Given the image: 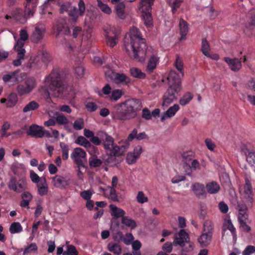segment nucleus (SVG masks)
<instances>
[{"label": "nucleus", "mask_w": 255, "mask_h": 255, "mask_svg": "<svg viewBox=\"0 0 255 255\" xmlns=\"http://www.w3.org/2000/svg\"><path fill=\"white\" fill-rule=\"evenodd\" d=\"M44 84L47 87L46 92L48 96L50 94L48 90L52 91L55 97L61 98H66L69 94L68 87L58 69H53L50 74L45 77Z\"/></svg>", "instance_id": "1"}, {"label": "nucleus", "mask_w": 255, "mask_h": 255, "mask_svg": "<svg viewBox=\"0 0 255 255\" xmlns=\"http://www.w3.org/2000/svg\"><path fill=\"white\" fill-rule=\"evenodd\" d=\"M193 98V96L190 92L185 93L179 100V104L181 106H185L188 104Z\"/></svg>", "instance_id": "39"}, {"label": "nucleus", "mask_w": 255, "mask_h": 255, "mask_svg": "<svg viewBox=\"0 0 255 255\" xmlns=\"http://www.w3.org/2000/svg\"><path fill=\"white\" fill-rule=\"evenodd\" d=\"M30 178L34 183L39 184L42 179H40L39 176L33 170L30 171Z\"/></svg>", "instance_id": "61"}, {"label": "nucleus", "mask_w": 255, "mask_h": 255, "mask_svg": "<svg viewBox=\"0 0 255 255\" xmlns=\"http://www.w3.org/2000/svg\"><path fill=\"white\" fill-rule=\"evenodd\" d=\"M78 6V8L71 7L68 13L74 22H76L79 16H83L85 14L86 6L83 0H79Z\"/></svg>", "instance_id": "14"}, {"label": "nucleus", "mask_w": 255, "mask_h": 255, "mask_svg": "<svg viewBox=\"0 0 255 255\" xmlns=\"http://www.w3.org/2000/svg\"><path fill=\"white\" fill-rule=\"evenodd\" d=\"M75 143L86 148L90 147L92 146L90 141L83 136H79L75 140Z\"/></svg>", "instance_id": "41"}, {"label": "nucleus", "mask_w": 255, "mask_h": 255, "mask_svg": "<svg viewBox=\"0 0 255 255\" xmlns=\"http://www.w3.org/2000/svg\"><path fill=\"white\" fill-rule=\"evenodd\" d=\"M181 157L183 168L187 175L191 176L193 170L200 169V164L198 160L195 159V153L193 151H184Z\"/></svg>", "instance_id": "5"}, {"label": "nucleus", "mask_w": 255, "mask_h": 255, "mask_svg": "<svg viewBox=\"0 0 255 255\" xmlns=\"http://www.w3.org/2000/svg\"><path fill=\"white\" fill-rule=\"evenodd\" d=\"M7 186L10 190L20 193L27 189V183L25 177H22L17 180L15 176H12L7 183Z\"/></svg>", "instance_id": "9"}, {"label": "nucleus", "mask_w": 255, "mask_h": 255, "mask_svg": "<svg viewBox=\"0 0 255 255\" xmlns=\"http://www.w3.org/2000/svg\"><path fill=\"white\" fill-rule=\"evenodd\" d=\"M159 61V57L156 55L153 54L150 58L147 66V69L149 72H152L156 68L157 64Z\"/></svg>", "instance_id": "37"}, {"label": "nucleus", "mask_w": 255, "mask_h": 255, "mask_svg": "<svg viewBox=\"0 0 255 255\" xmlns=\"http://www.w3.org/2000/svg\"><path fill=\"white\" fill-rule=\"evenodd\" d=\"M179 106L174 104L170 107L161 117V121L163 122L167 119H169L175 116L176 112L179 110Z\"/></svg>", "instance_id": "27"}, {"label": "nucleus", "mask_w": 255, "mask_h": 255, "mask_svg": "<svg viewBox=\"0 0 255 255\" xmlns=\"http://www.w3.org/2000/svg\"><path fill=\"white\" fill-rule=\"evenodd\" d=\"M110 208L112 211V215L116 218L125 217V212L122 209L118 208L116 206L111 204Z\"/></svg>", "instance_id": "36"}, {"label": "nucleus", "mask_w": 255, "mask_h": 255, "mask_svg": "<svg viewBox=\"0 0 255 255\" xmlns=\"http://www.w3.org/2000/svg\"><path fill=\"white\" fill-rule=\"evenodd\" d=\"M18 71L15 70L14 71L9 72L6 74L3 75L2 80L3 81L6 83H16L18 82Z\"/></svg>", "instance_id": "25"}, {"label": "nucleus", "mask_w": 255, "mask_h": 255, "mask_svg": "<svg viewBox=\"0 0 255 255\" xmlns=\"http://www.w3.org/2000/svg\"><path fill=\"white\" fill-rule=\"evenodd\" d=\"M136 199L137 202L140 204H143L148 201V199L143 191H139L137 193Z\"/></svg>", "instance_id": "55"}, {"label": "nucleus", "mask_w": 255, "mask_h": 255, "mask_svg": "<svg viewBox=\"0 0 255 255\" xmlns=\"http://www.w3.org/2000/svg\"><path fill=\"white\" fill-rule=\"evenodd\" d=\"M251 14V19L246 23L243 30V32L247 36L253 35L255 31V11H252Z\"/></svg>", "instance_id": "18"}, {"label": "nucleus", "mask_w": 255, "mask_h": 255, "mask_svg": "<svg viewBox=\"0 0 255 255\" xmlns=\"http://www.w3.org/2000/svg\"><path fill=\"white\" fill-rule=\"evenodd\" d=\"M22 231V227L19 222H13L9 227V232L11 234L20 233Z\"/></svg>", "instance_id": "47"}, {"label": "nucleus", "mask_w": 255, "mask_h": 255, "mask_svg": "<svg viewBox=\"0 0 255 255\" xmlns=\"http://www.w3.org/2000/svg\"><path fill=\"white\" fill-rule=\"evenodd\" d=\"M134 138L137 140H141L148 139V136L145 132H140L138 134L137 130L136 128H134L131 133L129 134L127 139H125V141H127L128 143H129V141H132Z\"/></svg>", "instance_id": "24"}, {"label": "nucleus", "mask_w": 255, "mask_h": 255, "mask_svg": "<svg viewBox=\"0 0 255 255\" xmlns=\"http://www.w3.org/2000/svg\"><path fill=\"white\" fill-rule=\"evenodd\" d=\"M137 158L132 152H129L127 154L126 161L128 164H131L134 163Z\"/></svg>", "instance_id": "59"}, {"label": "nucleus", "mask_w": 255, "mask_h": 255, "mask_svg": "<svg viewBox=\"0 0 255 255\" xmlns=\"http://www.w3.org/2000/svg\"><path fill=\"white\" fill-rule=\"evenodd\" d=\"M244 193L245 197L249 201H251L253 197V188L251 181L248 178L245 179V184L244 187Z\"/></svg>", "instance_id": "28"}, {"label": "nucleus", "mask_w": 255, "mask_h": 255, "mask_svg": "<svg viewBox=\"0 0 255 255\" xmlns=\"http://www.w3.org/2000/svg\"><path fill=\"white\" fill-rule=\"evenodd\" d=\"M111 116L113 119L127 121L130 120L128 116L125 108L124 107L123 103L117 105L114 110L111 113Z\"/></svg>", "instance_id": "15"}, {"label": "nucleus", "mask_w": 255, "mask_h": 255, "mask_svg": "<svg viewBox=\"0 0 255 255\" xmlns=\"http://www.w3.org/2000/svg\"><path fill=\"white\" fill-rule=\"evenodd\" d=\"M125 48H142L146 47L145 39L143 38L139 29L135 27H131L124 39Z\"/></svg>", "instance_id": "3"}, {"label": "nucleus", "mask_w": 255, "mask_h": 255, "mask_svg": "<svg viewBox=\"0 0 255 255\" xmlns=\"http://www.w3.org/2000/svg\"><path fill=\"white\" fill-rule=\"evenodd\" d=\"M74 71L77 78H81L84 75L85 69L82 66H78L75 68Z\"/></svg>", "instance_id": "58"}, {"label": "nucleus", "mask_w": 255, "mask_h": 255, "mask_svg": "<svg viewBox=\"0 0 255 255\" xmlns=\"http://www.w3.org/2000/svg\"><path fill=\"white\" fill-rule=\"evenodd\" d=\"M17 96L15 94H10L6 103L7 106L8 107L14 106L17 103Z\"/></svg>", "instance_id": "54"}, {"label": "nucleus", "mask_w": 255, "mask_h": 255, "mask_svg": "<svg viewBox=\"0 0 255 255\" xmlns=\"http://www.w3.org/2000/svg\"><path fill=\"white\" fill-rule=\"evenodd\" d=\"M52 60V56L46 50H43L42 52V60L45 63L50 62Z\"/></svg>", "instance_id": "62"}, {"label": "nucleus", "mask_w": 255, "mask_h": 255, "mask_svg": "<svg viewBox=\"0 0 255 255\" xmlns=\"http://www.w3.org/2000/svg\"><path fill=\"white\" fill-rule=\"evenodd\" d=\"M105 37L120 36L121 30L119 27L112 25H106L103 28Z\"/></svg>", "instance_id": "21"}, {"label": "nucleus", "mask_w": 255, "mask_h": 255, "mask_svg": "<svg viewBox=\"0 0 255 255\" xmlns=\"http://www.w3.org/2000/svg\"><path fill=\"white\" fill-rule=\"evenodd\" d=\"M192 189L197 197L199 198L206 197V192L203 184L195 183L192 185Z\"/></svg>", "instance_id": "26"}, {"label": "nucleus", "mask_w": 255, "mask_h": 255, "mask_svg": "<svg viewBox=\"0 0 255 255\" xmlns=\"http://www.w3.org/2000/svg\"><path fill=\"white\" fill-rule=\"evenodd\" d=\"M254 253H255V246L249 245L246 248L242 254L243 255H251Z\"/></svg>", "instance_id": "64"}, {"label": "nucleus", "mask_w": 255, "mask_h": 255, "mask_svg": "<svg viewBox=\"0 0 255 255\" xmlns=\"http://www.w3.org/2000/svg\"><path fill=\"white\" fill-rule=\"evenodd\" d=\"M207 192L209 194H214L218 193L220 189L219 185L215 181H212L206 184Z\"/></svg>", "instance_id": "35"}, {"label": "nucleus", "mask_w": 255, "mask_h": 255, "mask_svg": "<svg viewBox=\"0 0 255 255\" xmlns=\"http://www.w3.org/2000/svg\"><path fill=\"white\" fill-rule=\"evenodd\" d=\"M106 75L118 85H126L131 81L129 77L122 73L110 71L107 72Z\"/></svg>", "instance_id": "12"}, {"label": "nucleus", "mask_w": 255, "mask_h": 255, "mask_svg": "<svg viewBox=\"0 0 255 255\" xmlns=\"http://www.w3.org/2000/svg\"><path fill=\"white\" fill-rule=\"evenodd\" d=\"M224 60L233 71H239L242 67L241 61L238 58L232 59L229 57H224Z\"/></svg>", "instance_id": "23"}, {"label": "nucleus", "mask_w": 255, "mask_h": 255, "mask_svg": "<svg viewBox=\"0 0 255 255\" xmlns=\"http://www.w3.org/2000/svg\"><path fill=\"white\" fill-rule=\"evenodd\" d=\"M60 147L62 150V157L63 160H67L69 157V146L65 143L61 142L60 143Z\"/></svg>", "instance_id": "43"}, {"label": "nucleus", "mask_w": 255, "mask_h": 255, "mask_svg": "<svg viewBox=\"0 0 255 255\" xmlns=\"http://www.w3.org/2000/svg\"><path fill=\"white\" fill-rule=\"evenodd\" d=\"M71 156L79 168L85 167L82 159L86 158V153L82 148L80 147L74 148Z\"/></svg>", "instance_id": "16"}, {"label": "nucleus", "mask_w": 255, "mask_h": 255, "mask_svg": "<svg viewBox=\"0 0 255 255\" xmlns=\"http://www.w3.org/2000/svg\"><path fill=\"white\" fill-rule=\"evenodd\" d=\"M120 36L105 37L107 44L108 46L114 47L116 46L119 41Z\"/></svg>", "instance_id": "48"}, {"label": "nucleus", "mask_w": 255, "mask_h": 255, "mask_svg": "<svg viewBox=\"0 0 255 255\" xmlns=\"http://www.w3.org/2000/svg\"><path fill=\"white\" fill-rule=\"evenodd\" d=\"M202 53L207 57L212 59L217 60L219 58V55L216 53H213L211 49H201Z\"/></svg>", "instance_id": "51"}, {"label": "nucleus", "mask_w": 255, "mask_h": 255, "mask_svg": "<svg viewBox=\"0 0 255 255\" xmlns=\"http://www.w3.org/2000/svg\"><path fill=\"white\" fill-rule=\"evenodd\" d=\"M247 154V161L252 166L255 164V152L248 150Z\"/></svg>", "instance_id": "56"}, {"label": "nucleus", "mask_w": 255, "mask_h": 255, "mask_svg": "<svg viewBox=\"0 0 255 255\" xmlns=\"http://www.w3.org/2000/svg\"><path fill=\"white\" fill-rule=\"evenodd\" d=\"M37 250V247L35 243H31L29 246H27L24 250L23 254L25 255L26 254L35 252Z\"/></svg>", "instance_id": "63"}, {"label": "nucleus", "mask_w": 255, "mask_h": 255, "mask_svg": "<svg viewBox=\"0 0 255 255\" xmlns=\"http://www.w3.org/2000/svg\"><path fill=\"white\" fill-rule=\"evenodd\" d=\"M17 52L16 59L14 60L12 64L14 66H19L21 63L22 61L25 58V49H14Z\"/></svg>", "instance_id": "31"}, {"label": "nucleus", "mask_w": 255, "mask_h": 255, "mask_svg": "<svg viewBox=\"0 0 255 255\" xmlns=\"http://www.w3.org/2000/svg\"><path fill=\"white\" fill-rule=\"evenodd\" d=\"M108 250L115 254L116 255H120L122 252L121 246L118 243H110L108 245Z\"/></svg>", "instance_id": "38"}, {"label": "nucleus", "mask_w": 255, "mask_h": 255, "mask_svg": "<svg viewBox=\"0 0 255 255\" xmlns=\"http://www.w3.org/2000/svg\"><path fill=\"white\" fill-rule=\"evenodd\" d=\"M102 164V161L97 158H93L89 160V165L92 167H100Z\"/></svg>", "instance_id": "60"}, {"label": "nucleus", "mask_w": 255, "mask_h": 255, "mask_svg": "<svg viewBox=\"0 0 255 255\" xmlns=\"http://www.w3.org/2000/svg\"><path fill=\"white\" fill-rule=\"evenodd\" d=\"M97 134L102 139L104 148L111 156L123 155L129 147V144L125 140H121L118 144L115 143L114 138L104 131H99Z\"/></svg>", "instance_id": "2"}, {"label": "nucleus", "mask_w": 255, "mask_h": 255, "mask_svg": "<svg viewBox=\"0 0 255 255\" xmlns=\"http://www.w3.org/2000/svg\"><path fill=\"white\" fill-rule=\"evenodd\" d=\"M132 50L134 59L141 62L144 61L147 49H132Z\"/></svg>", "instance_id": "30"}, {"label": "nucleus", "mask_w": 255, "mask_h": 255, "mask_svg": "<svg viewBox=\"0 0 255 255\" xmlns=\"http://www.w3.org/2000/svg\"><path fill=\"white\" fill-rule=\"evenodd\" d=\"M154 0H141L139 10L142 13L144 23L147 26L152 25V17L151 14V6Z\"/></svg>", "instance_id": "8"}, {"label": "nucleus", "mask_w": 255, "mask_h": 255, "mask_svg": "<svg viewBox=\"0 0 255 255\" xmlns=\"http://www.w3.org/2000/svg\"><path fill=\"white\" fill-rule=\"evenodd\" d=\"M45 28L41 24L37 25L34 31L30 36V40L33 43H38L42 39L45 33Z\"/></svg>", "instance_id": "19"}, {"label": "nucleus", "mask_w": 255, "mask_h": 255, "mask_svg": "<svg viewBox=\"0 0 255 255\" xmlns=\"http://www.w3.org/2000/svg\"><path fill=\"white\" fill-rule=\"evenodd\" d=\"M179 26L181 37L180 40L184 39L188 32V24L186 21L183 19L179 20Z\"/></svg>", "instance_id": "32"}, {"label": "nucleus", "mask_w": 255, "mask_h": 255, "mask_svg": "<svg viewBox=\"0 0 255 255\" xmlns=\"http://www.w3.org/2000/svg\"><path fill=\"white\" fill-rule=\"evenodd\" d=\"M183 0H169V3L172 8V12L175 13L182 3Z\"/></svg>", "instance_id": "49"}, {"label": "nucleus", "mask_w": 255, "mask_h": 255, "mask_svg": "<svg viewBox=\"0 0 255 255\" xmlns=\"http://www.w3.org/2000/svg\"><path fill=\"white\" fill-rule=\"evenodd\" d=\"M207 207L205 203H201L199 204V217L200 219L204 220L207 215Z\"/></svg>", "instance_id": "52"}, {"label": "nucleus", "mask_w": 255, "mask_h": 255, "mask_svg": "<svg viewBox=\"0 0 255 255\" xmlns=\"http://www.w3.org/2000/svg\"><path fill=\"white\" fill-rule=\"evenodd\" d=\"M130 72L131 75L135 78L143 79L145 77V74L137 68L133 67L130 68Z\"/></svg>", "instance_id": "45"}, {"label": "nucleus", "mask_w": 255, "mask_h": 255, "mask_svg": "<svg viewBox=\"0 0 255 255\" xmlns=\"http://www.w3.org/2000/svg\"><path fill=\"white\" fill-rule=\"evenodd\" d=\"M38 188V194L40 196H43L47 194L48 191V187L45 178H43L41 182L36 185Z\"/></svg>", "instance_id": "33"}, {"label": "nucleus", "mask_w": 255, "mask_h": 255, "mask_svg": "<svg viewBox=\"0 0 255 255\" xmlns=\"http://www.w3.org/2000/svg\"><path fill=\"white\" fill-rule=\"evenodd\" d=\"M213 226L210 223L206 222L204 224V232L198 240L201 246L206 247L208 246L211 243L212 234H213Z\"/></svg>", "instance_id": "11"}, {"label": "nucleus", "mask_w": 255, "mask_h": 255, "mask_svg": "<svg viewBox=\"0 0 255 255\" xmlns=\"http://www.w3.org/2000/svg\"><path fill=\"white\" fill-rule=\"evenodd\" d=\"M55 116V121L58 125H64L68 123V119L63 114L56 112Z\"/></svg>", "instance_id": "40"}, {"label": "nucleus", "mask_w": 255, "mask_h": 255, "mask_svg": "<svg viewBox=\"0 0 255 255\" xmlns=\"http://www.w3.org/2000/svg\"><path fill=\"white\" fill-rule=\"evenodd\" d=\"M123 104L130 120L136 117L138 111L140 110L142 107L140 100L136 99H128Z\"/></svg>", "instance_id": "7"}, {"label": "nucleus", "mask_w": 255, "mask_h": 255, "mask_svg": "<svg viewBox=\"0 0 255 255\" xmlns=\"http://www.w3.org/2000/svg\"><path fill=\"white\" fill-rule=\"evenodd\" d=\"M179 237L175 240V244L183 247L185 243H187L189 241V238L188 234L183 230L180 231L178 234Z\"/></svg>", "instance_id": "29"}, {"label": "nucleus", "mask_w": 255, "mask_h": 255, "mask_svg": "<svg viewBox=\"0 0 255 255\" xmlns=\"http://www.w3.org/2000/svg\"><path fill=\"white\" fill-rule=\"evenodd\" d=\"M52 179L54 186L59 189H64L69 184V181L61 175H57Z\"/></svg>", "instance_id": "22"}, {"label": "nucleus", "mask_w": 255, "mask_h": 255, "mask_svg": "<svg viewBox=\"0 0 255 255\" xmlns=\"http://www.w3.org/2000/svg\"><path fill=\"white\" fill-rule=\"evenodd\" d=\"M54 32L55 36L57 37L58 36L68 35L70 34L71 31L69 27L64 20H58L55 26Z\"/></svg>", "instance_id": "17"}, {"label": "nucleus", "mask_w": 255, "mask_h": 255, "mask_svg": "<svg viewBox=\"0 0 255 255\" xmlns=\"http://www.w3.org/2000/svg\"><path fill=\"white\" fill-rule=\"evenodd\" d=\"M36 82L34 78L28 77L24 83L18 84L16 87L18 94L21 96L29 94L36 87Z\"/></svg>", "instance_id": "10"}, {"label": "nucleus", "mask_w": 255, "mask_h": 255, "mask_svg": "<svg viewBox=\"0 0 255 255\" xmlns=\"http://www.w3.org/2000/svg\"><path fill=\"white\" fill-rule=\"evenodd\" d=\"M10 124L7 122H4L0 130V137L2 138L4 137H8L10 134L7 133L6 131L10 128Z\"/></svg>", "instance_id": "44"}, {"label": "nucleus", "mask_w": 255, "mask_h": 255, "mask_svg": "<svg viewBox=\"0 0 255 255\" xmlns=\"http://www.w3.org/2000/svg\"><path fill=\"white\" fill-rule=\"evenodd\" d=\"M123 94V93L122 90L120 89L114 90L111 93L110 99L111 101H117L121 98Z\"/></svg>", "instance_id": "53"}, {"label": "nucleus", "mask_w": 255, "mask_h": 255, "mask_svg": "<svg viewBox=\"0 0 255 255\" xmlns=\"http://www.w3.org/2000/svg\"><path fill=\"white\" fill-rule=\"evenodd\" d=\"M84 127V122L82 118H78L73 124V128L76 130H81Z\"/></svg>", "instance_id": "57"}, {"label": "nucleus", "mask_w": 255, "mask_h": 255, "mask_svg": "<svg viewBox=\"0 0 255 255\" xmlns=\"http://www.w3.org/2000/svg\"><path fill=\"white\" fill-rule=\"evenodd\" d=\"M32 0H26L24 11L21 8H16L12 12V18L20 23H24L27 19L26 12L28 16H33L36 5Z\"/></svg>", "instance_id": "6"}, {"label": "nucleus", "mask_w": 255, "mask_h": 255, "mask_svg": "<svg viewBox=\"0 0 255 255\" xmlns=\"http://www.w3.org/2000/svg\"><path fill=\"white\" fill-rule=\"evenodd\" d=\"M39 107L38 104L35 101H31L28 103L23 109L24 113H27L36 110Z\"/></svg>", "instance_id": "46"}, {"label": "nucleus", "mask_w": 255, "mask_h": 255, "mask_svg": "<svg viewBox=\"0 0 255 255\" xmlns=\"http://www.w3.org/2000/svg\"><path fill=\"white\" fill-rule=\"evenodd\" d=\"M180 90L169 87L162 97V106L164 108H167L170 104L176 100L178 93Z\"/></svg>", "instance_id": "13"}, {"label": "nucleus", "mask_w": 255, "mask_h": 255, "mask_svg": "<svg viewBox=\"0 0 255 255\" xmlns=\"http://www.w3.org/2000/svg\"><path fill=\"white\" fill-rule=\"evenodd\" d=\"M174 66L180 72V75L177 73L174 70H171L168 74L167 80L169 83V86L181 90V77L184 76L183 63L182 58L179 55H176Z\"/></svg>", "instance_id": "4"}, {"label": "nucleus", "mask_w": 255, "mask_h": 255, "mask_svg": "<svg viewBox=\"0 0 255 255\" xmlns=\"http://www.w3.org/2000/svg\"><path fill=\"white\" fill-rule=\"evenodd\" d=\"M122 223L126 226L130 227L131 229H134L136 227L135 221L127 216L123 217Z\"/></svg>", "instance_id": "42"}, {"label": "nucleus", "mask_w": 255, "mask_h": 255, "mask_svg": "<svg viewBox=\"0 0 255 255\" xmlns=\"http://www.w3.org/2000/svg\"><path fill=\"white\" fill-rule=\"evenodd\" d=\"M125 4L124 2H121L115 5L116 14L119 18L124 19L126 17Z\"/></svg>", "instance_id": "34"}, {"label": "nucleus", "mask_w": 255, "mask_h": 255, "mask_svg": "<svg viewBox=\"0 0 255 255\" xmlns=\"http://www.w3.org/2000/svg\"><path fill=\"white\" fill-rule=\"evenodd\" d=\"M98 2V6L99 8L104 13L110 14L112 13L111 8L107 4L104 3L101 0H97Z\"/></svg>", "instance_id": "50"}, {"label": "nucleus", "mask_w": 255, "mask_h": 255, "mask_svg": "<svg viewBox=\"0 0 255 255\" xmlns=\"http://www.w3.org/2000/svg\"><path fill=\"white\" fill-rule=\"evenodd\" d=\"M43 128L36 124H33L29 127L27 131V134L36 138H42L43 137Z\"/></svg>", "instance_id": "20"}]
</instances>
